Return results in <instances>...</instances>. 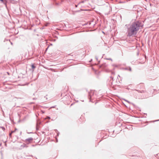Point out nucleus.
Listing matches in <instances>:
<instances>
[{"mask_svg": "<svg viewBox=\"0 0 159 159\" xmlns=\"http://www.w3.org/2000/svg\"><path fill=\"white\" fill-rule=\"evenodd\" d=\"M143 26V24L140 21H136L133 23L128 29V36H130L136 34L138 31L141 29Z\"/></svg>", "mask_w": 159, "mask_h": 159, "instance_id": "f257e3e1", "label": "nucleus"}, {"mask_svg": "<svg viewBox=\"0 0 159 159\" xmlns=\"http://www.w3.org/2000/svg\"><path fill=\"white\" fill-rule=\"evenodd\" d=\"M28 146L26 145V144L24 143H22L21 142V144L19 147H17L16 148L19 150H21L25 148H27Z\"/></svg>", "mask_w": 159, "mask_h": 159, "instance_id": "f03ea898", "label": "nucleus"}, {"mask_svg": "<svg viewBox=\"0 0 159 159\" xmlns=\"http://www.w3.org/2000/svg\"><path fill=\"white\" fill-rule=\"evenodd\" d=\"M33 140V139L31 137H30L25 139L24 141V142L25 143V144H26L27 145L32 143Z\"/></svg>", "mask_w": 159, "mask_h": 159, "instance_id": "7ed1b4c3", "label": "nucleus"}, {"mask_svg": "<svg viewBox=\"0 0 159 159\" xmlns=\"http://www.w3.org/2000/svg\"><path fill=\"white\" fill-rule=\"evenodd\" d=\"M5 130L4 127H0V134H3Z\"/></svg>", "mask_w": 159, "mask_h": 159, "instance_id": "20e7f679", "label": "nucleus"}, {"mask_svg": "<svg viewBox=\"0 0 159 159\" xmlns=\"http://www.w3.org/2000/svg\"><path fill=\"white\" fill-rule=\"evenodd\" d=\"M111 73L112 75L110 76V78L112 80H113L114 78V76L115 75V73L113 71H111Z\"/></svg>", "mask_w": 159, "mask_h": 159, "instance_id": "39448f33", "label": "nucleus"}, {"mask_svg": "<svg viewBox=\"0 0 159 159\" xmlns=\"http://www.w3.org/2000/svg\"><path fill=\"white\" fill-rule=\"evenodd\" d=\"M21 144V142H18L16 144V147H19V146H20V145Z\"/></svg>", "mask_w": 159, "mask_h": 159, "instance_id": "423d86ee", "label": "nucleus"}, {"mask_svg": "<svg viewBox=\"0 0 159 159\" xmlns=\"http://www.w3.org/2000/svg\"><path fill=\"white\" fill-rule=\"evenodd\" d=\"M0 1H1L4 4H6L7 2L6 0H0Z\"/></svg>", "mask_w": 159, "mask_h": 159, "instance_id": "0eeeda50", "label": "nucleus"}, {"mask_svg": "<svg viewBox=\"0 0 159 159\" xmlns=\"http://www.w3.org/2000/svg\"><path fill=\"white\" fill-rule=\"evenodd\" d=\"M137 91L139 93H144L145 92V91H144V90H142V91H140V90H137Z\"/></svg>", "mask_w": 159, "mask_h": 159, "instance_id": "6e6552de", "label": "nucleus"}, {"mask_svg": "<svg viewBox=\"0 0 159 159\" xmlns=\"http://www.w3.org/2000/svg\"><path fill=\"white\" fill-rule=\"evenodd\" d=\"M16 130H17V129H15V130H14V131H11V133L9 134V136H11V134H12V133H13L14 132H15V131Z\"/></svg>", "mask_w": 159, "mask_h": 159, "instance_id": "1a4fd4ad", "label": "nucleus"}, {"mask_svg": "<svg viewBox=\"0 0 159 159\" xmlns=\"http://www.w3.org/2000/svg\"><path fill=\"white\" fill-rule=\"evenodd\" d=\"M31 67L33 69H35L36 67L35 66H34L33 64H32L31 65Z\"/></svg>", "mask_w": 159, "mask_h": 159, "instance_id": "9d476101", "label": "nucleus"}, {"mask_svg": "<svg viewBox=\"0 0 159 159\" xmlns=\"http://www.w3.org/2000/svg\"><path fill=\"white\" fill-rule=\"evenodd\" d=\"M106 59L108 60H110L111 61H112V60L111 58H107Z\"/></svg>", "mask_w": 159, "mask_h": 159, "instance_id": "9b49d317", "label": "nucleus"}, {"mask_svg": "<svg viewBox=\"0 0 159 159\" xmlns=\"http://www.w3.org/2000/svg\"><path fill=\"white\" fill-rule=\"evenodd\" d=\"M47 118V119H50V117H49V116H48Z\"/></svg>", "mask_w": 159, "mask_h": 159, "instance_id": "f8f14e48", "label": "nucleus"}, {"mask_svg": "<svg viewBox=\"0 0 159 159\" xmlns=\"http://www.w3.org/2000/svg\"><path fill=\"white\" fill-rule=\"evenodd\" d=\"M7 74L8 75H10V73H9V72H7Z\"/></svg>", "mask_w": 159, "mask_h": 159, "instance_id": "ddd939ff", "label": "nucleus"}, {"mask_svg": "<svg viewBox=\"0 0 159 159\" xmlns=\"http://www.w3.org/2000/svg\"><path fill=\"white\" fill-rule=\"evenodd\" d=\"M131 68H129V70H130V71H131Z\"/></svg>", "mask_w": 159, "mask_h": 159, "instance_id": "4468645a", "label": "nucleus"}, {"mask_svg": "<svg viewBox=\"0 0 159 159\" xmlns=\"http://www.w3.org/2000/svg\"><path fill=\"white\" fill-rule=\"evenodd\" d=\"M75 7H77V5H75Z\"/></svg>", "mask_w": 159, "mask_h": 159, "instance_id": "2eb2a0df", "label": "nucleus"}]
</instances>
